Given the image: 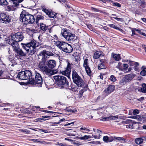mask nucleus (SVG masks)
I'll return each mask as SVG.
<instances>
[{"instance_id":"e2e57ef3","label":"nucleus","mask_w":146,"mask_h":146,"mask_svg":"<svg viewBox=\"0 0 146 146\" xmlns=\"http://www.w3.org/2000/svg\"><path fill=\"white\" fill-rule=\"evenodd\" d=\"M22 130V131L24 132H25L27 133L29 132V131L27 129Z\"/></svg>"},{"instance_id":"4c0bfd02","label":"nucleus","mask_w":146,"mask_h":146,"mask_svg":"<svg viewBox=\"0 0 146 146\" xmlns=\"http://www.w3.org/2000/svg\"><path fill=\"white\" fill-rule=\"evenodd\" d=\"M105 68L104 65L103 63H100L98 65V68L99 70H101Z\"/></svg>"},{"instance_id":"09e8293b","label":"nucleus","mask_w":146,"mask_h":146,"mask_svg":"<svg viewBox=\"0 0 146 146\" xmlns=\"http://www.w3.org/2000/svg\"><path fill=\"white\" fill-rule=\"evenodd\" d=\"M65 119L64 118H62V119H60L57 122H54V123H53L54 124H59L61 122H62V121H65Z\"/></svg>"},{"instance_id":"aec40b11","label":"nucleus","mask_w":146,"mask_h":146,"mask_svg":"<svg viewBox=\"0 0 146 146\" xmlns=\"http://www.w3.org/2000/svg\"><path fill=\"white\" fill-rule=\"evenodd\" d=\"M66 131H68L67 133V135L69 136H74L76 135L77 132L76 130L73 129H66Z\"/></svg>"},{"instance_id":"338daca9","label":"nucleus","mask_w":146,"mask_h":146,"mask_svg":"<svg viewBox=\"0 0 146 146\" xmlns=\"http://www.w3.org/2000/svg\"><path fill=\"white\" fill-rule=\"evenodd\" d=\"M141 19L143 22L146 23V19L145 18H141Z\"/></svg>"},{"instance_id":"4468645a","label":"nucleus","mask_w":146,"mask_h":146,"mask_svg":"<svg viewBox=\"0 0 146 146\" xmlns=\"http://www.w3.org/2000/svg\"><path fill=\"white\" fill-rule=\"evenodd\" d=\"M18 42L17 41L13 40L11 38L8 42V44L12 46L13 48V50L14 51L19 48V45L17 42Z\"/></svg>"},{"instance_id":"bf43d9fd","label":"nucleus","mask_w":146,"mask_h":146,"mask_svg":"<svg viewBox=\"0 0 146 146\" xmlns=\"http://www.w3.org/2000/svg\"><path fill=\"white\" fill-rule=\"evenodd\" d=\"M57 145H59L60 146H66V144L65 143H58Z\"/></svg>"},{"instance_id":"774afa93","label":"nucleus","mask_w":146,"mask_h":146,"mask_svg":"<svg viewBox=\"0 0 146 146\" xmlns=\"http://www.w3.org/2000/svg\"><path fill=\"white\" fill-rule=\"evenodd\" d=\"M142 88H146V84H142Z\"/></svg>"},{"instance_id":"7ed1b4c3","label":"nucleus","mask_w":146,"mask_h":146,"mask_svg":"<svg viewBox=\"0 0 146 146\" xmlns=\"http://www.w3.org/2000/svg\"><path fill=\"white\" fill-rule=\"evenodd\" d=\"M20 20L24 24H32L35 21V19L33 15L26 12L25 11H22L20 14Z\"/></svg>"},{"instance_id":"79ce46f5","label":"nucleus","mask_w":146,"mask_h":146,"mask_svg":"<svg viewBox=\"0 0 146 146\" xmlns=\"http://www.w3.org/2000/svg\"><path fill=\"white\" fill-rule=\"evenodd\" d=\"M110 79L113 82H115L116 80L115 77L113 75L110 76Z\"/></svg>"},{"instance_id":"8fccbe9b","label":"nucleus","mask_w":146,"mask_h":146,"mask_svg":"<svg viewBox=\"0 0 146 146\" xmlns=\"http://www.w3.org/2000/svg\"><path fill=\"white\" fill-rule=\"evenodd\" d=\"M139 113V111L137 109L133 111V115H136Z\"/></svg>"},{"instance_id":"a18cd8bd","label":"nucleus","mask_w":146,"mask_h":146,"mask_svg":"<svg viewBox=\"0 0 146 146\" xmlns=\"http://www.w3.org/2000/svg\"><path fill=\"white\" fill-rule=\"evenodd\" d=\"M115 136H111L109 137V142H111L113 141H116L115 140Z\"/></svg>"},{"instance_id":"2f4dec72","label":"nucleus","mask_w":146,"mask_h":146,"mask_svg":"<svg viewBox=\"0 0 146 146\" xmlns=\"http://www.w3.org/2000/svg\"><path fill=\"white\" fill-rule=\"evenodd\" d=\"M66 110L67 112H70L71 113H74L77 111L76 109L75 108L71 109L70 108L69 109L68 108H67Z\"/></svg>"},{"instance_id":"e433bc0d","label":"nucleus","mask_w":146,"mask_h":146,"mask_svg":"<svg viewBox=\"0 0 146 146\" xmlns=\"http://www.w3.org/2000/svg\"><path fill=\"white\" fill-rule=\"evenodd\" d=\"M44 38V37L42 35L39 36L38 37V38L39 39V40L40 41L43 42L45 41V40L46 39L45 38Z\"/></svg>"},{"instance_id":"6e6552de","label":"nucleus","mask_w":146,"mask_h":146,"mask_svg":"<svg viewBox=\"0 0 146 146\" xmlns=\"http://www.w3.org/2000/svg\"><path fill=\"white\" fill-rule=\"evenodd\" d=\"M35 77L33 76V79L31 80L30 84H36L40 85L42 84V80L41 74L36 72H35Z\"/></svg>"},{"instance_id":"f8f14e48","label":"nucleus","mask_w":146,"mask_h":146,"mask_svg":"<svg viewBox=\"0 0 146 146\" xmlns=\"http://www.w3.org/2000/svg\"><path fill=\"white\" fill-rule=\"evenodd\" d=\"M67 43L65 42L57 40L55 42L54 44L60 50L63 51Z\"/></svg>"},{"instance_id":"c03bdc74","label":"nucleus","mask_w":146,"mask_h":146,"mask_svg":"<svg viewBox=\"0 0 146 146\" xmlns=\"http://www.w3.org/2000/svg\"><path fill=\"white\" fill-rule=\"evenodd\" d=\"M80 130H84L86 131L89 132L90 131V130L89 129H87L85 127H83L82 126L80 129Z\"/></svg>"},{"instance_id":"1a4fd4ad","label":"nucleus","mask_w":146,"mask_h":146,"mask_svg":"<svg viewBox=\"0 0 146 146\" xmlns=\"http://www.w3.org/2000/svg\"><path fill=\"white\" fill-rule=\"evenodd\" d=\"M135 75L133 74H129L125 76L121 80L119 84L121 85H124L128 82L130 81L134 78Z\"/></svg>"},{"instance_id":"f704fd0d","label":"nucleus","mask_w":146,"mask_h":146,"mask_svg":"<svg viewBox=\"0 0 146 146\" xmlns=\"http://www.w3.org/2000/svg\"><path fill=\"white\" fill-rule=\"evenodd\" d=\"M42 10L44 12H45L46 14V15H48L50 11V10H49L48 9H47L44 7H42Z\"/></svg>"},{"instance_id":"58836bf2","label":"nucleus","mask_w":146,"mask_h":146,"mask_svg":"<svg viewBox=\"0 0 146 146\" xmlns=\"http://www.w3.org/2000/svg\"><path fill=\"white\" fill-rule=\"evenodd\" d=\"M7 4V2L6 0H0L1 5H6Z\"/></svg>"},{"instance_id":"603ef678","label":"nucleus","mask_w":146,"mask_h":146,"mask_svg":"<svg viewBox=\"0 0 146 146\" xmlns=\"http://www.w3.org/2000/svg\"><path fill=\"white\" fill-rule=\"evenodd\" d=\"M80 139L82 140L88 139L87 135H85L83 137H80Z\"/></svg>"},{"instance_id":"72a5a7b5","label":"nucleus","mask_w":146,"mask_h":146,"mask_svg":"<svg viewBox=\"0 0 146 146\" xmlns=\"http://www.w3.org/2000/svg\"><path fill=\"white\" fill-rule=\"evenodd\" d=\"M118 118V117L117 116H110L109 117H108L107 118V119H108V121L109 120H115L116 119Z\"/></svg>"},{"instance_id":"49530a36","label":"nucleus","mask_w":146,"mask_h":146,"mask_svg":"<svg viewBox=\"0 0 146 146\" xmlns=\"http://www.w3.org/2000/svg\"><path fill=\"white\" fill-rule=\"evenodd\" d=\"M86 90L84 89H82L81 91H80L79 92V95L80 97H82V95L84 91H86Z\"/></svg>"},{"instance_id":"de8ad7c7","label":"nucleus","mask_w":146,"mask_h":146,"mask_svg":"<svg viewBox=\"0 0 146 146\" xmlns=\"http://www.w3.org/2000/svg\"><path fill=\"white\" fill-rule=\"evenodd\" d=\"M122 63L119 62L118 63V64L116 66V67L118 68L121 69L122 68Z\"/></svg>"},{"instance_id":"ea45409f","label":"nucleus","mask_w":146,"mask_h":146,"mask_svg":"<svg viewBox=\"0 0 146 146\" xmlns=\"http://www.w3.org/2000/svg\"><path fill=\"white\" fill-rule=\"evenodd\" d=\"M88 58H86V59L84 60L83 66L84 68L88 66Z\"/></svg>"},{"instance_id":"13d9d810","label":"nucleus","mask_w":146,"mask_h":146,"mask_svg":"<svg viewBox=\"0 0 146 146\" xmlns=\"http://www.w3.org/2000/svg\"><path fill=\"white\" fill-rule=\"evenodd\" d=\"M114 5H115L116 6L118 7H121V5L118 3H114Z\"/></svg>"},{"instance_id":"b1692460","label":"nucleus","mask_w":146,"mask_h":146,"mask_svg":"<svg viewBox=\"0 0 146 146\" xmlns=\"http://www.w3.org/2000/svg\"><path fill=\"white\" fill-rule=\"evenodd\" d=\"M115 140L116 141H117L120 142L121 143H125L126 142V139L123 137L115 136Z\"/></svg>"},{"instance_id":"393cba45","label":"nucleus","mask_w":146,"mask_h":146,"mask_svg":"<svg viewBox=\"0 0 146 146\" xmlns=\"http://www.w3.org/2000/svg\"><path fill=\"white\" fill-rule=\"evenodd\" d=\"M44 17L42 15H37L36 18V22L37 24H39L38 23L39 21L40 20H43Z\"/></svg>"},{"instance_id":"f257e3e1","label":"nucleus","mask_w":146,"mask_h":146,"mask_svg":"<svg viewBox=\"0 0 146 146\" xmlns=\"http://www.w3.org/2000/svg\"><path fill=\"white\" fill-rule=\"evenodd\" d=\"M53 54L46 50L41 51L38 55L39 60L38 66V68L44 74L48 76H51L57 73V69H52L54 68L56 65V62L54 60H50L47 61L45 64L46 58H49Z\"/></svg>"},{"instance_id":"5fc2aeb1","label":"nucleus","mask_w":146,"mask_h":146,"mask_svg":"<svg viewBox=\"0 0 146 146\" xmlns=\"http://www.w3.org/2000/svg\"><path fill=\"white\" fill-rule=\"evenodd\" d=\"M139 33L140 34H141L146 36V34H145V33L142 32V30H140V31H139Z\"/></svg>"},{"instance_id":"bb28decb","label":"nucleus","mask_w":146,"mask_h":146,"mask_svg":"<svg viewBox=\"0 0 146 146\" xmlns=\"http://www.w3.org/2000/svg\"><path fill=\"white\" fill-rule=\"evenodd\" d=\"M131 65L134 66V70L136 71H138L139 68L137 67L139 65V64L137 62H132Z\"/></svg>"},{"instance_id":"f3484780","label":"nucleus","mask_w":146,"mask_h":146,"mask_svg":"<svg viewBox=\"0 0 146 146\" xmlns=\"http://www.w3.org/2000/svg\"><path fill=\"white\" fill-rule=\"evenodd\" d=\"M115 89V86L114 85H110L108 87L104 90V92L106 95H107L113 92Z\"/></svg>"},{"instance_id":"cd10ccee","label":"nucleus","mask_w":146,"mask_h":146,"mask_svg":"<svg viewBox=\"0 0 146 146\" xmlns=\"http://www.w3.org/2000/svg\"><path fill=\"white\" fill-rule=\"evenodd\" d=\"M108 26H109L111 28H113L115 29L121 31H122V29L119 28V27H117V26H115L114 24H109L108 25Z\"/></svg>"},{"instance_id":"4be33fe9","label":"nucleus","mask_w":146,"mask_h":146,"mask_svg":"<svg viewBox=\"0 0 146 146\" xmlns=\"http://www.w3.org/2000/svg\"><path fill=\"white\" fill-rule=\"evenodd\" d=\"M40 30L43 31H46L48 29V26L43 23H40Z\"/></svg>"},{"instance_id":"20e7f679","label":"nucleus","mask_w":146,"mask_h":146,"mask_svg":"<svg viewBox=\"0 0 146 146\" xmlns=\"http://www.w3.org/2000/svg\"><path fill=\"white\" fill-rule=\"evenodd\" d=\"M33 76L31 71L27 70L20 72L18 74L17 77L21 80H28L30 84L31 80L33 79Z\"/></svg>"},{"instance_id":"412c9836","label":"nucleus","mask_w":146,"mask_h":146,"mask_svg":"<svg viewBox=\"0 0 146 146\" xmlns=\"http://www.w3.org/2000/svg\"><path fill=\"white\" fill-rule=\"evenodd\" d=\"M103 56L104 55L102 54V52L100 51H98L94 53L93 57L94 58L97 59L99 58L100 57Z\"/></svg>"},{"instance_id":"052dcab7","label":"nucleus","mask_w":146,"mask_h":146,"mask_svg":"<svg viewBox=\"0 0 146 146\" xmlns=\"http://www.w3.org/2000/svg\"><path fill=\"white\" fill-rule=\"evenodd\" d=\"M113 17V18L114 19H115L117 20V21H120L121 20V18H118L117 17Z\"/></svg>"},{"instance_id":"39448f33","label":"nucleus","mask_w":146,"mask_h":146,"mask_svg":"<svg viewBox=\"0 0 146 146\" xmlns=\"http://www.w3.org/2000/svg\"><path fill=\"white\" fill-rule=\"evenodd\" d=\"M56 83L60 88H63L68 86V82L67 78L65 77L62 76H57L54 77Z\"/></svg>"},{"instance_id":"6ab92c4d","label":"nucleus","mask_w":146,"mask_h":146,"mask_svg":"<svg viewBox=\"0 0 146 146\" xmlns=\"http://www.w3.org/2000/svg\"><path fill=\"white\" fill-rule=\"evenodd\" d=\"M73 48L70 44L67 43L63 52L66 53H70L73 51Z\"/></svg>"},{"instance_id":"6e6d98bb","label":"nucleus","mask_w":146,"mask_h":146,"mask_svg":"<svg viewBox=\"0 0 146 146\" xmlns=\"http://www.w3.org/2000/svg\"><path fill=\"white\" fill-rule=\"evenodd\" d=\"M39 130L41 131L42 132H43L44 133H47L48 132L47 130H44L42 129H39Z\"/></svg>"},{"instance_id":"0e129e2a","label":"nucleus","mask_w":146,"mask_h":146,"mask_svg":"<svg viewBox=\"0 0 146 146\" xmlns=\"http://www.w3.org/2000/svg\"><path fill=\"white\" fill-rule=\"evenodd\" d=\"M100 62H101V63H103L104 64V63L106 62L105 60H103V59H101V60H100Z\"/></svg>"},{"instance_id":"473e14b6","label":"nucleus","mask_w":146,"mask_h":146,"mask_svg":"<svg viewBox=\"0 0 146 146\" xmlns=\"http://www.w3.org/2000/svg\"><path fill=\"white\" fill-rule=\"evenodd\" d=\"M48 15L50 17L54 18L55 16L56 13L50 10Z\"/></svg>"},{"instance_id":"69168bd1","label":"nucleus","mask_w":146,"mask_h":146,"mask_svg":"<svg viewBox=\"0 0 146 146\" xmlns=\"http://www.w3.org/2000/svg\"><path fill=\"white\" fill-rule=\"evenodd\" d=\"M144 99V97H141L139 99H137V100L139 101H141L143 100Z\"/></svg>"},{"instance_id":"c85d7f7f","label":"nucleus","mask_w":146,"mask_h":146,"mask_svg":"<svg viewBox=\"0 0 146 146\" xmlns=\"http://www.w3.org/2000/svg\"><path fill=\"white\" fill-rule=\"evenodd\" d=\"M143 139L138 138L136 139L135 140V142L137 144H141L143 141Z\"/></svg>"},{"instance_id":"7c9ffc66","label":"nucleus","mask_w":146,"mask_h":146,"mask_svg":"<svg viewBox=\"0 0 146 146\" xmlns=\"http://www.w3.org/2000/svg\"><path fill=\"white\" fill-rule=\"evenodd\" d=\"M117 109L118 108L117 106H114L110 108V110L112 113H114L117 112Z\"/></svg>"},{"instance_id":"ddd939ff","label":"nucleus","mask_w":146,"mask_h":146,"mask_svg":"<svg viewBox=\"0 0 146 146\" xmlns=\"http://www.w3.org/2000/svg\"><path fill=\"white\" fill-rule=\"evenodd\" d=\"M71 64L70 63L68 62L66 69L64 70H60V73L67 76H68L71 72Z\"/></svg>"},{"instance_id":"0eeeda50","label":"nucleus","mask_w":146,"mask_h":146,"mask_svg":"<svg viewBox=\"0 0 146 146\" xmlns=\"http://www.w3.org/2000/svg\"><path fill=\"white\" fill-rule=\"evenodd\" d=\"M61 34L68 41L73 40L75 38V34L69 32L66 29L62 30Z\"/></svg>"},{"instance_id":"2eb2a0df","label":"nucleus","mask_w":146,"mask_h":146,"mask_svg":"<svg viewBox=\"0 0 146 146\" xmlns=\"http://www.w3.org/2000/svg\"><path fill=\"white\" fill-rule=\"evenodd\" d=\"M131 118L137 119L143 123L146 121V116L142 115H137L131 117Z\"/></svg>"},{"instance_id":"f03ea898","label":"nucleus","mask_w":146,"mask_h":146,"mask_svg":"<svg viewBox=\"0 0 146 146\" xmlns=\"http://www.w3.org/2000/svg\"><path fill=\"white\" fill-rule=\"evenodd\" d=\"M23 48L27 51L29 55H32L36 52V48L38 46L36 41L33 40L27 44L21 43Z\"/></svg>"},{"instance_id":"864d4df0","label":"nucleus","mask_w":146,"mask_h":146,"mask_svg":"<svg viewBox=\"0 0 146 146\" xmlns=\"http://www.w3.org/2000/svg\"><path fill=\"white\" fill-rule=\"evenodd\" d=\"M74 144L77 146H79L82 145L81 143L78 141H76L74 142Z\"/></svg>"},{"instance_id":"dca6fc26","label":"nucleus","mask_w":146,"mask_h":146,"mask_svg":"<svg viewBox=\"0 0 146 146\" xmlns=\"http://www.w3.org/2000/svg\"><path fill=\"white\" fill-rule=\"evenodd\" d=\"M123 123L126 124V127L127 128H134V126L132 121L129 119H126L123 121Z\"/></svg>"},{"instance_id":"a211bd4d","label":"nucleus","mask_w":146,"mask_h":146,"mask_svg":"<svg viewBox=\"0 0 146 146\" xmlns=\"http://www.w3.org/2000/svg\"><path fill=\"white\" fill-rule=\"evenodd\" d=\"M15 52L16 53L17 55L20 57H23L26 56L27 53L23 51L22 49L19 48L15 51Z\"/></svg>"},{"instance_id":"c756f323","label":"nucleus","mask_w":146,"mask_h":146,"mask_svg":"<svg viewBox=\"0 0 146 146\" xmlns=\"http://www.w3.org/2000/svg\"><path fill=\"white\" fill-rule=\"evenodd\" d=\"M84 68L88 74L89 76H90L91 75V71L90 68L88 66Z\"/></svg>"},{"instance_id":"37998d69","label":"nucleus","mask_w":146,"mask_h":146,"mask_svg":"<svg viewBox=\"0 0 146 146\" xmlns=\"http://www.w3.org/2000/svg\"><path fill=\"white\" fill-rule=\"evenodd\" d=\"M101 136V135L100 134L98 135L94 134L92 135V136H93V137H94L95 139H99L100 138V136Z\"/></svg>"},{"instance_id":"423d86ee","label":"nucleus","mask_w":146,"mask_h":146,"mask_svg":"<svg viewBox=\"0 0 146 146\" xmlns=\"http://www.w3.org/2000/svg\"><path fill=\"white\" fill-rule=\"evenodd\" d=\"M72 78L73 82L78 87H82L84 85V81L75 70L72 72Z\"/></svg>"},{"instance_id":"a19ab883","label":"nucleus","mask_w":146,"mask_h":146,"mask_svg":"<svg viewBox=\"0 0 146 146\" xmlns=\"http://www.w3.org/2000/svg\"><path fill=\"white\" fill-rule=\"evenodd\" d=\"M109 137L107 136H104L103 138V140L106 143L109 142Z\"/></svg>"},{"instance_id":"680f3d73","label":"nucleus","mask_w":146,"mask_h":146,"mask_svg":"<svg viewBox=\"0 0 146 146\" xmlns=\"http://www.w3.org/2000/svg\"><path fill=\"white\" fill-rule=\"evenodd\" d=\"M74 123V122H71V123H67L66 124H65L64 125V126H68V125H71V124H73Z\"/></svg>"},{"instance_id":"a878e982","label":"nucleus","mask_w":146,"mask_h":146,"mask_svg":"<svg viewBox=\"0 0 146 146\" xmlns=\"http://www.w3.org/2000/svg\"><path fill=\"white\" fill-rule=\"evenodd\" d=\"M141 70L140 74L143 76H145L146 75V68L143 66L141 68Z\"/></svg>"},{"instance_id":"9b49d317","label":"nucleus","mask_w":146,"mask_h":146,"mask_svg":"<svg viewBox=\"0 0 146 146\" xmlns=\"http://www.w3.org/2000/svg\"><path fill=\"white\" fill-rule=\"evenodd\" d=\"M0 21L3 23L7 24L11 21L8 15L4 13H0Z\"/></svg>"},{"instance_id":"5701e85b","label":"nucleus","mask_w":146,"mask_h":146,"mask_svg":"<svg viewBox=\"0 0 146 146\" xmlns=\"http://www.w3.org/2000/svg\"><path fill=\"white\" fill-rule=\"evenodd\" d=\"M111 56L114 60L117 61H119L121 59L120 55L119 54L112 53Z\"/></svg>"},{"instance_id":"c9c22d12","label":"nucleus","mask_w":146,"mask_h":146,"mask_svg":"<svg viewBox=\"0 0 146 146\" xmlns=\"http://www.w3.org/2000/svg\"><path fill=\"white\" fill-rule=\"evenodd\" d=\"M91 9L92 11L94 12H99L100 13H105V12L103 11H100L97 9L93 7L91 8Z\"/></svg>"},{"instance_id":"3c124183","label":"nucleus","mask_w":146,"mask_h":146,"mask_svg":"<svg viewBox=\"0 0 146 146\" xmlns=\"http://www.w3.org/2000/svg\"><path fill=\"white\" fill-rule=\"evenodd\" d=\"M122 66L125 70H126L128 67V65L127 64H123Z\"/></svg>"},{"instance_id":"4d7b16f0","label":"nucleus","mask_w":146,"mask_h":146,"mask_svg":"<svg viewBox=\"0 0 146 146\" xmlns=\"http://www.w3.org/2000/svg\"><path fill=\"white\" fill-rule=\"evenodd\" d=\"M141 91L143 93H146V88H142L141 89Z\"/></svg>"},{"instance_id":"9d476101","label":"nucleus","mask_w":146,"mask_h":146,"mask_svg":"<svg viewBox=\"0 0 146 146\" xmlns=\"http://www.w3.org/2000/svg\"><path fill=\"white\" fill-rule=\"evenodd\" d=\"M11 38L13 40L19 42L23 40L24 36L22 32H18L15 34L12 35Z\"/></svg>"}]
</instances>
